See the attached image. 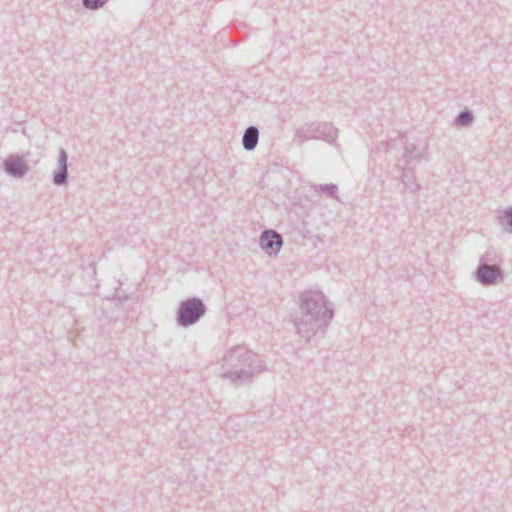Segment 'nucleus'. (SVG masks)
Wrapping results in <instances>:
<instances>
[{
  "label": "nucleus",
  "instance_id": "nucleus-8",
  "mask_svg": "<svg viewBox=\"0 0 512 512\" xmlns=\"http://www.w3.org/2000/svg\"><path fill=\"white\" fill-rule=\"evenodd\" d=\"M68 154L64 148L59 149L58 166L52 173V182L56 186H62L68 182Z\"/></svg>",
  "mask_w": 512,
  "mask_h": 512
},
{
  "label": "nucleus",
  "instance_id": "nucleus-13",
  "mask_svg": "<svg viewBox=\"0 0 512 512\" xmlns=\"http://www.w3.org/2000/svg\"><path fill=\"white\" fill-rule=\"evenodd\" d=\"M108 1L109 0H82V5L88 10L96 11L105 6Z\"/></svg>",
  "mask_w": 512,
  "mask_h": 512
},
{
  "label": "nucleus",
  "instance_id": "nucleus-3",
  "mask_svg": "<svg viewBox=\"0 0 512 512\" xmlns=\"http://www.w3.org/2000/svg\"><path fill=\"white\" fill-rule=\"evenodd\" d=\"M337 134L338 130L330 122H310L297 129L295 137L300 142L311 139L323 140L339 148V144L336 143Z\"/></svg>",
  "mask_w": 512,
  "mask_h": 512
},
{
  "label": "nucleus",
  "instance_id": "nucleus-11",
  "mask_svg": "<svg viewBox=\"0 0 512 512\" xmlns=\"http://www.w3.org/2000/svg\"><path fill=\"white\" fill-rule=\"evenodd\" d=\"M474 115L471 110L465 109L461 111L454 119V126L456 127H467L473 123Z\"/></svg>",
  "mask_w": 512,
  "mask_h": 512
},
{
  "label": "nucleus",
  "instance_id": "nucleus-15",
  "mask_svg": "<svg viewBox=\"0 0 512 512\" xmlns=\"http://www.w3.org/2000/svg\"><path fill=\"white\" fill-rule=\"evenodd\" d=\"M415 149H416L415 145H413V144L405 146L404 153H403V156H402V160L404 162V165L410 164V162L412 161V159L414 157Z\"/></svg>",
  "mask_w": 512,
  "mask_h": 512
},
{
  "label": "nucleus",
  "instance_id": "nucleus-1",
  "mask_svg": "<svg viewBox=\"0 0 512 512\" xmlns=\"http://www.w3.org/2000/svg\"><path fill=\"white\" fill-rule=\"evenodd\" d=\"M334 315L321 291H306L299 297V314L294 319L297 334L307 342L323 337Z\"/></svg>",
  "mask_w": 512,
  "mask_h": 512
},
{
  "label": "nucleus",
  "instance_id": "nucleus-7",
  "mask_svg": "<svg viewBox=\"0 0 512 512\" xmlns=\"http://www.w3.org/2000/svg\"><path fill=\"white\" fill-rule=\"evenodd\" d=\"M2 165L5 173L13 178H23L30 170L28 164L18 154L9 155Z\"/></svg>",
  "mask_w": 512,
  "mask_h": 512
},
{
  "label": "nucleus",
  "instance_id": "nucleus-14",
  "mask_svg": "<svg viewBox=\"0 0 512 512\" xmlns=\"http://www.w3.org/2000/svg\"><path fill=\"white\" fill-rule=\"evenodd\" d=\"M317 191L325 193L327 196H329L331 198H336L338 187L336 184H332V183L324 184V185H319V189H317Z\"/></svg>",
  "mask_w": 512,
  "mask_h": 512
},
{
  "label": "nucleus",
  "instance_id": "nucleus-16",
  "mask_svg": "<svg viewBox=\"0 0 512 512\" xmlns=\"http://www.w3.org/2000/svg\"><path fill=\"white\" fill-rule=\"evenodd\" d=\"M396 139H390L388 141H382L377 144L378 151L388 152L390 148H394L396 146Z\"/></svg>",
  "mask_w": 512,
  "mask_h": 512
},
{
  "label": "nucleus",
  "instance_id": "nucleus-2",
  "mask_svg": "<svg viewBox=\"0 0 512 512\" xmlns=\"http://www.w3.org/2000/svg\"><path fill=\"white\" fill-rule=\"evenodd\" d=\"M221 377L240 386L265 370L261 357L242 345L231 347L223 357Z\"/></svg>",
  "mask_w": 512,
  "mask_h": 512
},
{
  "label": "nucleus",
  "instance_id": "nucleus-4",
  "mask_svg": "<svg viewBox=\"0 0 512 512\" xmlns=\"http://www.w3.org/2000/svg\"><path fill=\"white\" fill-rule=\"evenodd\" d=\"M207 312L202 299L190 297L179 303L176 312V323L179 327L187 328L196 324Z\"/></svg>",
  "mask_w": 512,
  "mask_h": 512
},
{
  "label": "nucleus",
  "instance_id": "nucleus-12",
  "mask_svg": "<svg viewBox=\"0 0 512 512\" xmlns=\"http://www.w3.org/2000/svg\"><path fill=\"white\" fill-rule=\"evenodd\" d=\"M499 224L503 227L504 231L512 233V207L503 209L499 216Z\"/></svg>",
  "mask_w": 512,
  "mask_h": 512
},
{
  "label": "nucleus",
  "instance_id": "nucleus-5",
  "mask_svg": "<svg viewBox=\"0 0 512 512\" xmlns=\"http://www.w3.org/2000/svg\"><path fill=\"white\" fill-rule=\"evenodd\" d=\"M488 255L481 256L474 272L475 280L482 286H493L503 281V271L496 264H489Z\"/></svg>",
  "mask_w": 512,
  "mask_h": 512
},
{
  "label": "nucleus",
  "instance_id": "nucleus-6",
  "mask_svg": "<svg viewBox=\"0 0 512 512\" xmlns=\"http://www.w3.org/2000/svg\"><path fill=\"white\" fill-rule=\"evenodd\" d=\"M259 245L269 256H276L283 245V238L275 230H264L260 235Z\"/></svg>",
  "mask_w": 512,
  "mask_h": 512
},
{
  "label": "nucleus",
  "instance_id": "nucleus-10",
  "mask_svg": "<svg viewBox=\"0 0 512 512\" xmlns=\"http://www.w3.org/2000/svg\"><path fill=\"white\" fill-rule=\"evenodd\" d=\"M397 167L401 169V181L404 184V186L411 192H416L419 190L420 185L416 182L415 176L412 170H405L404 167H400L399 164H397Z\"/></svg>",
  "mask_w": 512,
  "mask_h": 512
},
{
  "label": "nucleus",
  "instance_id": "nucleus-9",
  "mask_svg": "<svg viewBox=\"0 0 512 512\" xmlns=\"http://www.w3.org/2000/svg\"><path fill=\"white\" fill-rule=\"evenodd\" d=\"M259 140V130L256 126H248L243 134L242 137V145L244 150L250 152L253 151Z\"/></svg>",
  "mask_w": 512,
  "mask_h": 512
}]
</instances>
